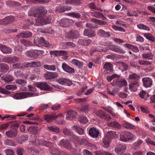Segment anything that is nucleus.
<instances>
[{
    "instance_id": "20e7f679",
    "label": "nucleus",
    "mask_w": 155,
    "mask_h": 155,
    "mask_svg": "<svg viewBox=\"0 0 155 155\" xmlns=\"http://www.w3.org/2000/svg\"><path fill=\"white\" fill-rule=\"evenodd\" d=\"M28 21H29L28 23L29 25H33L34 24L35 26H40L41 25L44 24H49L51 22V19L50 17H44L42 18H40L41 21H37V20H36V22L34 23V22L31 21L30 20H28Z\"/></svg>"
},
{
    "instance_id": "37998d69",
    "label": "nucleus",
    "mask_w": 155,
    "mask_h": 155,
    "mask_svg": "<svg viewBox=\"0 0 155 155\" xmlns=\"http://www.w3.org/2000/svg\"><path fill=\"white\" fill-rule=\"evenodd\" d=\"M153 54L152 53H147L142 54V57L144 59L147 60H153Z\"/></svg>"
},
{
    "instance_id": "e433bc0d",
    "label": "nucleus",
    "mask_w": 155,
    "mask_h": 155,
    "mask_svg": "<svg viewBox=\"0 0 155 155\" xmlns=\"http://www.w3.org/2000/svg\"><path fill=\"white\" fill-rule=\"evenodd\" d=\"M65 3L66 4L78 5L81 4V0H67L65 1Z\"/></svg>"
},
{
    "instance_id": "680f3d73",
    "label": "nucleus",
    "mask_w": 155,
    "mask_h": 155,
    "mask_svg": "<svg viewBox=\"0 0 155 155\" xmlns=\"http://www.w3.org/2000/svg\"><path fill=\"white\" fill-rule=\"evenodd\" d=\"M48 128L52 132L58 133L60 131L59 128L54 126L48 127Z\"/></svg>"
},
{
    "instance_id": "4be33fe9",
    "label": "nucleus",
    "mask_w": 155,
    "mask_h": 155,
    "mask_svg": "<svg viewBox=\"0 0 155 155\" xmlns=\"http://www.w3.org/2000/svg\"><path fill=\"white\" fill-rule=\"evenodd\" d=\"M112 66V65L109 63H105L104 66V68L105 69L104 73L106 74L112 72L113 71Z\"/></svg>"
},
{
    "instance_id": "412c9836",
    "label": "nucleus",
    "mask_w": 155,
    "mask_h": 155,
    "mask_svg": "<svg viewBox=\"0 0 155 155\" xmlns=\"http://www.w3.org/2000/svg\"><path fill=\"white\" fill-rule=\"evenodd\" d=\"M88 132L89 135L93 138H97L99 133V131L95 127L91 128Z\"/></svg>"
},
{
    "instance_id": "4468645a",
    "label": "nucleus",
    "mask_w": 155,
    "mask_h": 155,
    "mask_svg": "<svg viewBox=\"0 0 155 155\" xmlns=\"http://www.w3.org/2000/svg\"><path fill=\"white\" fill-rule=\"evenodd\" d=\"M74 21L72 19L67 18H63L61 19L60 25L63 27H67L72 25Z\"/></svg>"
},
{
    "instance_id": "c9c22d12",
    "label": "nucleus",
    "mask_w": 155,
    "mask_h": 155,
    "mask_svg": "<svg viewBox=\"0 0 155 155\" xmlns=\"http://www.w3.org/2000/svg\"><path fill=\"white\" fill-rule=\"evenodd\" d=\"M4 143L6 145L14 147L15 146L17 145L16 141L9 139L5 140L4 141Z\"/></svg>"
},
{
    "instance_id": "a878e982",
    "label": "nucleus",
    "mask_w": 155,
    "mask_h": 155,
    "mask_svg": "<svg viewBox=\"0 0 155 155\" xmlns=\"http://www.w3.org/2000/svg\"><path fill=\"white\" fill-rule=\"evenodd\" d=\"M91 42L90 39H79L78 40V45L83 46H87L89 45Z\"/></svg>"
},
{
    "instance_id": "bb28decb",
    "label": "nucleus",
    "mask_w": 155,
    "mask_h": 155,
    "mask_svg": "<svg viewBox=\"0 0 155 155\" xmlns=\"http://www.w3.org/2000/svg\"><path fill=\"white\" fill-rule=\"evenodd\" d=\"M98 35L102 37H109L110 36V33L109 32H106L104 30L99 29L97 31Z\"/></svg>"
},
{
    "instance_id": "a211bd4d",
    "label": "nucleus",
    "mask_w": 155,
    "mask_h": 155,
    "mask_svg": "<svg viewBox=\"0 0 155 155\" xmlns=\"http://www.w3.org/2000/svg\"><path fill=\"white\" fill-rule=\"evenodd\" d=\"M0 50L4 54H9L12 53V48L5 45H0Z\"/></svg>"
},
{
    "instance_id": "6e6552de",
    "label": "nucleus",
    "mask_w": 155,
    "mask_h": 155,
    "mask_svg": "<svg viewBox=\"0 0 155 155\" xmlns=\"http://www.w3.org/2000/svg\"><path fill=\"white\" fill-rule=\"evenodd\" d=\"M58 145L61 147H63L67 149L70 150L72 148L71 143L67 139H63L60 140Z\"/></svg>"
},
{
    "instance_id": "39448f33",
    "label": "nucleus",
    "mask_w": 155,
    "mask_h": 155,
    "mask_svg": "<svg viewBox=\"0 0 155 155\" xmlns=\"http://www.w3.org/2000/svg\"><path fill=\"white\" fill-rule=\"evenodd\" d=\"M34 94L28 92H23L16 93L14 94L13 97L16 99L25 98L28 97L34 96Z\"/></svg>"
},
{
    "instance_id": "c03bdc74",
    "label": "nucleus",
    "mask_w": 155,
    "mask_h": 155,
    "mask_svg": "<svg viewBox=\"0 0 155 155\" xmlns=\"http://www.w3.org/2000/svg\"><path fill=\"white\" fill-rule=\"evenodd\" d=\"M58 83L61 84H69L70 83H71L70 81L69 80L64 78H60L58 80Z\"/></svg>"
},
{
    "instance_id": "b1692460",
    "label": "nucleus",
    "mask_w": 155,
    "mask_h": 155,
    "mask_svg": "<svg viewBox=\"0 0 155 155\" xmlns=\"http://www.w3.org/2000/svg\"><path fill=\"white\" fill-rule=\"evenodd\" d=\"M5 134L8 138H14L17 135V131L13 129L5 132Z\"/></svg>"
},
{
    "instance_id": "6ab92c4d",
    "label": "nucleus",
    "mask_w": 155,
    "mask_h": 155,
    "mask_svg": "<svg viewBox=\"0 0 155 155\" xmlns=\"http://www.w3.org/2000/svg\"><path fill=\"white\" fill-rule=\"evenodd\" d=\"M40 65V62L37 61H31L30 62L25 63L24 66L27 68H36L38 67Z\"/></svg>"
},
{
    "instance_id": "f03ea898",
    "label": "nucleus",
    "mask_w": 155,
    "mask_h": 155,
    "mask_svg": "<svg viewBox=\"0 0 155 155\" xmlns=\"http://www.w3.org/2000/svg\"><path fill=\"white\" fill-rule=\"evenodd\" d=\"M34 45L37 46L39 47L40 45H42L47 47L52 48L53 47L51 42L47 41H46L43 37L35 38L34 41Z\"/></svg>"
},
{
    "instance_id": "58836bf2",
    "label": "nucleus",
    "mask_w": 155,
    "mask_h": 155,
    "mask_svg": "<svg viewBox=\"0 0 155 155\" xmlns=\"http://www.w3.org/2000/svg\"><path fill=\"white\" fill-rule=\"evenodd\" d=\"M109 126L112 127L120 129L121 128V125L117 122L114 121L108 124Z\"/></svg>"
},
{
    "instance_id": "6e6d98bb",
    "label": "nucleus",
    "mask_w": 155,
    "mask_h": 155,
    "mask_svg": "<svg viewBox=\"0 0 155 155\" xmlns=\"http://www.w3.org/2000/svg\"><path fill=\"white\" fill-rule=\"evenodd\" d=\"M28 131L35 134H37L38 133L37 128V127L30 126L28 127Z\"/></svg>"
},
{
    "instance_id": "bf43d9fd",
    "label": "nucleus",
    "mask_w": 155,
    "mask_h": 155,
    "mask_svg": "<svg viewBox=\"0 0 155 155\" xmlns=\"http://www.w3.org/2000/svg\"><path fill=\"white\" fill-rule=\"evenodd\" d=\"M111 28L115 31L125 32V30L123 28L116 25H112Z\"/></svg>"
},
{
    "instance_id": "4d7b16f0",
    "label": "nucleus",
    "mask_w": 155,
    "mask_h": 155,
    "mask_svg": "<svg viewBox=\"0 0 155 155\" xmlns=\"http://www.w3.org/2000/svg\"><path fill=\"white\" fill-rule=\"evenodd\" d=\"M5 88L8 90L14 91L17 89V87L14 85L8 84L5 86Z\"/></svg>"
},
{
    "instance_id": "13d9d810",
    "label": "nucleus",
    "mask_w": 155,
    "mask_h": 155,
    "mask_svg": "<svg viewBox=\"0 0 155 155\" xmlns=\"http://www.w3.org/2000/svg\"><path fill=\"white\" fill-rule=\"evenodd\" d=\"M7 4L11 6H20L21 5V4L19 2L12 1L7 2Z\"/></svg>"
},
{
    "instance_id": "79ce46f5",
    "label": "nucleus",
    "mask_w": 155,
    "mask_h": 155,
    "mask_svg": "<svg viewBox=\"0 0 155 155\" xmlns=\"http://www.w3.org/2000/svg\"><path fill=\"white\" fill-rule=\"evenodd\" d=\"M143 35L148 40L154 42L155 41V38L151 34L148 33H145Z\"/></svg>"
},
{
    "instance_id": "5701e85b",
    "label": "nucleus",
    "mask_w": 155,
    "mask_h": 155,
    "mask_svg": "<svg viewBox=\"0 0 155 155\" xmlns=\"http://www.w3.org/2000/svg\"><path fill=\"white\" fill-rule=\"evenodd\" d=\"M13 77L9 74H5L1 77V80L3 82L9 83L13 80Z\"/></svg>"
},
{
    "instance_id": "603ef678",
    "label": "nucleus",
    "mask_w": 155,
    "mask_h": 155,
    "mask_svg": "<svg viewBox=\"0 0 155 155\" xmlns=\"http://www.w3.org/2000/svg\"><path fill=\"white\" fill-rule=\"evenodd\" d=\"M35 50H30L26 52V54L28 57L34 58H35Z\"/></svg>"
},
{
    "instance_id": "9b49d317",
    "label": "nucleus",
    "mask_w": 155,
    "mask_h": 155,
    "mask_svg": "<svg viewBox=\"0 0 155 155\" xmlns=\"http://www.w3.org/2000/svg\"><path fill=\"white\" fill-rule=\"evenodd\" d=\"M127 146L124 144H120L115 148L114 151L118 155L124 153L126 150Z\"/></svg>"
},
{
    "instance_id": "72a5a7b5",
    "label": "nucleus",
    "mask_w": 155,
    "mask_h": 155,
    "mask_svg": "<svg viewBox=\"0 0 155 155\" xmlns=\"http://www.w3.org/2000/svg\"><path fill=\"white\" fill-rule=\"evenodd\" d=\"M122 125L124 127L127 129H135L136 128L135 126L125 121H123L122 122Z\"/></svg>"
},
{
    "instance_id": "e2e57ef3",
    "label": "nucleus",
    "mask_w": 155,
    "mask_h": 155,
    "mask_svg": "<svg viewBox=\"0 0 155 155\" xmlns=\"http://www.w3.org/2000/svg\"><path fill=\"white\" fill-rule=\"evenodd\" d=\"M138 63L141 65H143L147 66L148 65H150L151 64V63L150 62L148 61H145L144 60H139Z\"/></svg>"
},
{
    "instance_id": "f257e3e1",
    "label": "nucleus",
    "mask_w": 155,
    "mask_h": 155,
    "mask_svg": "<svg viewBox=\"0 0 155 155\" xmlns=\"http://www.w3.org/2000/svg\"><path fill=\"white\" fill-rule=\"evenodd\" d=\"M47 10L44 7H33L30 9L28 12V15L29 16H33L34 17H37V21H39L40 20L41 17H43L47 13Z\"/></svg>"
},
{
    "instance_id": "3c124183",
    "label": "nucleus",
    "mask_w": 155,
    "mask_h": 155,
    "mask_svg": "<svg viewBox=\"0 0 155 155\" xmlns=\"http://www.w3.org/2000/svg\"><path fill=\"white\" fill-rule=\"evenodd\" d=\"M88 5L89 8L91 9H93L96 10L100 11L101 12L103 11V10L102 9L97 7L95 4L94 2L90 3Z\"/></svg>"
},
{
    "instance_id": "0e129e2a",
    "label": "nucleus",
    "mask_w": 155,
    "mask_h": 155,
    "mask_svg": "<svg viewBox=\"0 0 155 155\" xmlns=\"http://www.w3.org/2000/svg\"><path fill=\"white\" fill-rule=\"evenodd\" d=\"M110 140L108 139L107 138L104 139L103 142V147L105 148H107L109 146V143L110 142Z\"/></svg>"
},
{
    "instance_id": "de8ad7c7",
    "label": "nucleus",
    "mask_w": 155,
    "mask_h": 155,
    "mask_svg": "<svg viewBox=\"0 0 155 155\" xmlns=\"http://www.w3.org/2000/svg\"><path fill=\"white\" fill-rule=\"evenodd\" d=\"M43 67L45 69L49 71H55L56 69V66L54 64L49 65L45 64L43 65Z\"/></svg>"
},
{
    "instance_id": "ddd939ff",
    "label": "nucleus",
    "mask_w": 155,
    "mask_h": 155,
    "mask_svg": "<svg viewBox=\"0 0 155 155\" xmlns=\"http://www.w3.org/2000/svg\"><path fill=\"white\" fill-rule=\"evenodd\" d=\"M139 80H131V83L129 84V88L134 91H136L137 90L139 86Z\"/></svg>"
},
{
    "instance_id": "8fccbe9b",
    "label": "nucleus",
    "mask_w": 155,
    "mask_h": 155,
    "mask_svg": "<svg viewBox=\"0 0 155 155\" xmlns=\"http://www.w3.org/2000/svg\"><path fill=\"white\" fill-rule=\"evenodd\" d=\"M68 14L72 17L77 18H80L82 17V14L81 13L72 12L69 13Z\"/></svg>"
},
{
    "instance_id": "7c9ffc66",
    "label": "nucleus",
    "mask_w": 155,
    "mask_h": 155,
    "mask_svg": "<svg viewBox=\"0 0 155 155\" xmlns=\"http://www.w3.org/2000/svg\"><path fill=\"white\" fill-rule=\"evenodd\" d=\"M9 68L8 65L4 63H0V71L5 73L7 72Z\"/></svg>"
},
{
    "instance_id": "2eb2a0df",
    "label": "nucleus",
    "mask_w": 155,
    "mask_h": 155,
    "mask_svg": "<svg viewBox=\"0 0 155 155\" xmlns=\"http://www.w3.org/2000/svg\"><path fill=\"white\" fill-rule=\"evenodd\" d=\"M110 50L120 54H123L124 52L120 47L116 45H111L109 46Z\"/></svg>"
},
{
    "instance_id": "f3484780",
    "label": "nucleus",
    "mask_w": 155,
    "mask_h": 155,
    "mask_svg": "<svg viewBox=\"0 0 155 155\" xmlns=\"http://www.w3.org/2000/svg\"><path fill=\"white\" fill-rule=\"evenodd\" d=\"M143 86L146 87H150L152 84V79L150 78L147 77L142 79Z\"/></svg>"
},
{
    "instance_id": "ea45409f",
    "label": "nucleus",
    "mask_w": 155,
    "mask_h": 155,
    "mask_svg": "<svg viewBox=\"0 0 155 155\" xmlns=\"http://www.w3.org/2000/svg\"><path fill=\"white\" fill-rule=\"evenodd\" d=\"M44 120L47 122H50L55 119L54 115L52 114H46L44 116Z\"/></svg>"
},
{
    "instance_id": "a19ab883",
    "label": "nucleus",
    "mask_w": 155,
    "mask_h": 155,
    "mask_svg": "<svg viewBox=\"0 0 155 155\" xmlns=\"http://www.w3.org/2000/svg\"><path fill=\"white\" fill-rule=\"evenodd\" d=\"M71 63L73 64L78 66L79 68H82L84 65L83 63L82 62L80 61L75 59H74L72 60Z\"/></svg>"
},
{
    "instance_id": "f8f14e48",
    "label": "nucleus",
    "mask_w": 155,
    "mask_h": 155,
    "mask_svg": "<svg viewBox=\"0 0 155 155\" xmlns=\"http://www.w3.org/2000/svg\"><path fill=\"white\" fill-rule=\"evenodd\" d=\"M96 114L97 115H98L102 119L107 120H109L111 119V117L109 114H106L104 112L101 110L97 111Z\"/></svg>"
},
{
    "instance_id": "c85d7f7f",
    "label": "nucleus",
    "mask_w": 155,
    "mask_h": 155,
    "mask_svg": "<svg viewBox=\"0 0 155 155\" xmlns=\"http://www.w3.org/2000/svg\"><path fill=\"white\" fill-rule=\"evenodd\" d=\"M84 36H87L90 38L94 37L95 34L94 32L90 29H85L83 32Z\"/></svg>"
},
{
    "instance_id": "338daca9",
    "label": "nucleus",
    "mask_w": 155,
    "mask_h": 155,
    "mask_svg": "<svg viewBox=\"0 0 155 155\" xmlns=\"http://www.w3.org/2000/svg\"><path fill=\"white\" fill-rule=\"evenodd\" d=\"M143 142V141L141 139H139L137 142L134 144V148L136 150L137 149L140 147V145Z\"/></svg>"
},
{
    "instance_id": "f704fd0d",
    "label": "nucleus",
    "mask_w": 155,
    "mask_h": 155,
    "mask_svg": "<svg viewBox=\"0 0 155 155\" xmlns=\"http://www.w3.org/2000/svg\"><path fill=\"white\" fill-rule=\"evenodd\" d=\"M49 151L52 155H59L61 153V151L56 148H50Z\"/></svg>"
},
{
    "instance_id": "052dcab7",
    "label": "nucleus",
    "mask_w": 155,
    "mask_h": 155,
    "mask_svg": "<svg viewBox=\"0 0 155 155\" xmlns=\"http://www.w3.org/2000/svg\"><path fill=\"white\" fill-rule=\"evenodd\" d=\"M129 78L131 80H139L140 78V76L136 74L133 73L129 75Z\"/></svg>"
},
{
    "instance_id": "a18cd8bd",
    "label": "nucleus",
    "mask_w": 155,
    "mask_h": 155,
    "mask_svg": "<svg viewBox=\"0 0 155 155\" xmlns=\"http://www.w3.org/2000/svg\"><path fill=\"white\" fill-rule=\"evenodd\" d=\"M69 138L71 141L75 143H78L80 141L79 138L75 135L73 133L70 135Z\"/></svg>"
},
{
    "instance_id": "864d4df0",
    "label": "nucleus",
    "mask_w": 155,
    "mask_h": 155,
    "mask_svg": "<svg viewBox=\"0 0 155 155\" xmlns=\"http://www.w3.org/2000/svg\"><path fill=\"white\" fill-rule=\"evenodd\" d=\"M120 139L121 141L126 142L128 141L127 133H122L120 135Z\"/></svg>"
},
{
    "instance_id": "09e8293b",
    "label": "nucleus",
    "mask_w": 155,
    "mask_h": 155,
    "mask_svg": "<svg viewBox=\"0 0 155 155\" xmlns=\"http://www.w3.org/2000/svg\"><path fill=\"white\" fill-rule=\"evenodd\" d=\"M137 27L140 29L148 31H150V28L149 27L143 24H137Z\"/></svg>"
},
{
    "instance_id": "5fc2aeb1",
    "label": "nucleus",
    "mask_w": 155,
    "mask_h": 155,
    "mask_svg": "<svg viewBox=\"0 0 155 155\" xmlns=\"http://www.w3.org/2000/svg\"><path fill=\"white\" fill-rule=\"evenodd\" d=\"M116 132L114 131L111 130L108 131L107 133L106 136L107 137V138L110 140L116 135Z\"/></svg>"
},
{
    "instance_id": "dca6fc26",
    "label": "nucleus",
    "mask_w": 155,
    "mask_h": 155,
    "mask_svg": "<svg viewBox=\"0 0 155 155\" xmlns=\"http://www.w3.org/2000/svg\"><path fill=\"white\" fill-rule=\"evenodd\" d=\"M66 36L69 39L77 38L78 37L79 34L76 31H71L67 33Z\"/></svg>"
},
{
    "instance_id": "7ed1b4c3",
    "label": "nucleus",
    "mask_w": 155,
    "mask_h": 155,
    "mask_svg": "<svg viewBox=\"0 0 155 155\" xmlns=\"http://www.w3.org/2000/svg\"><path fill=\"white\" fill-rule=\"evenodd\" d=\"M39 138V137H37L36 138L34 137V139L31 141L32 144L36 146L42 145L50 147L54 146L52 143L44 140H40Z\"/></svg>"
},
{
    "instance_id": "1a4fd4ad",
    "label": "nucleus",
    "mask_w": 155,
    "mask_h": 155,
    "mask_svg": "<svg viewBox=\"0 0 155 155\" xmlns=\"http://www.w3.org/2000/svg\"><path fill=\"white\" fill-rule=\"evenodd\" d=\"M37 87L40 89L45 91H50L52 90V88L47 83L44 82H41L37 83Z\"/></svg>"
},
{
    "instance_id": "c756f323",
    "label": "nucleus",
    "mask_w": 155,
    "mask_h": 155,
    "mask_svg": "<svg viewBox=\"0 0 155 155\" xmlns=\"http://www.w3.org/2000/svg\"><path fill=\"white\" fill-rule=\"evenodd\" d=\"M76 115L77 113L76 112L72 110H68L66 115V119L70 120L71 118L74 117Z\"/></svg>"
},
{
    "instance_id": "49530a36",
    "label": "nucleus",
    "mask_w": 155,
    "mask_h": 155,
    "mask_svg": "<svg viewBox=\"0 0 155 155\" xmlns=\"http://www.w3.org/2000/svg\"><path fill=\"white\" fill-rule=\"evenodd\" d=\"M80 145H83L86 147L91 146V144L85 138H82L81 140H80L79 143Z\"/></svg>"
},
{
    "instance_id": "9d476101",
    "label": "nucleus",
    "mask_w": 155,
    "mask_h": 155,
    "mask_svg": "<svg viewBox=\"0 0 155 155\" xmlns=\"http://www.w3.org/2000/svg\"><path fill=\"white\" fill-rule=\"evenodd\" d=\"M15 19L14 16H10L5 17L4 18L0 19V25H6L12 23Z\"/></svg>"
},
{
    "instance_id": "cd10ccee",
    "label": "nucleus",
    "mask_w": 155,
    "mask_h": 155,
    "mask_svg": "<svg viewBox=\"0 0 155 155\" xmlns=\"http://www.w3.org/2000/svg\"><path fill=\"white\" fill-rule=\"evenodd\" d=\"M62 68L66 72L69 73H73L74 72V69L67 65L65 63H63Z\"/></svg>"
},
{
    "instance_id": "393cba45",
    "label": "nucleus",
    "mask_w": 155,
    "mask_h": 155,
    "mask_svg": "<svg viewBox=\"0 0 155 155\" xmlns=\"http://www.w3.org/2000/svg\"><path fill=\"white\" fill-rule=\"evenodd\" d=\"M32 33L29 31H23L18 35L19 38H28L31 37Z\"/></svg>"
},
{
    "instance_id": "69168bd1",
    "label": "nucleus",
    "mask_w": 155,
    "mask_h": 155,
    "mask_svg": "<svg viewBox=\"0 0 155 155\" xmlns=\"http://www.w3.org/2000/svg\"><path fill=\"white\" fill-rule=\"evenodd\" d=\"M102 14V13H101L97 11L91 12L92 16L97 18H101V16Z\"/></svg>"
},
{
    "instance_id": "423d86ee",
    "label": "nucleus",
    "mask_w": 155,
    "mask_h": 155,
    "mask_svg": "<svg viewBox=\"0 0 155 155\" xmlns=\"http://www.w3.org/2000/svg\"><path fill=\"white\" fill-rule=\"evenodd\" d=\"M113 86L118 87H121L122 86H126L127 85V82L125 79H119L118 78L114 79L113 82Z\"/></svg>"
},
{
    "instance_id": "aec40b11",
    "label": "nucleus",
    "mask_w": 155,
    "mask_h": 155,
    "mask_svg": "<svg viewBox=\"0 0 155 155\" xmlns=\"http://www.w3.org/2000/svg\"><path fill=\"white\" fill-rule=\"evenodd\" d=\"M58 75V74L56 72L48 71L45 74V77L46 79L50 80L57 78Z\"/></svg>"
},
{
    "instance_id": "473e14b6",
    "label": "nucleus",
    "mask_w": 155,
    "mask_h": 155,
    "mask_svg": "<svg viewBox=\"0 0 155 155\" xmlns=\"http://www.w3.org/2000/svg\"><path fill=\"white\" fill-rule=\"evenodd\" d=\"M123 46L126 48L131 49L135 52H137L139 51V49L137 47H135L131 44H125L123 45Z\"/></svg>"
},
{
    "instance_id": "0eeeda50",
    "label": "nucleus",
    "mask_w": 155,
    "mask_h": 155,
    "mask_svg": "<svg viewBox=\"0 0 155 155\" xmlns=\"http://www.w3.org/2000/svg\"><path fill=\"white\" fill-rule=\"evenodd\" d=\"M2 60L4 62L10 64L18 62L19 58L16 56L5 57L2 58Z\"/></svg>"
},
{
    "instance_id": "4c0bfd02",
    "label": "nucleus",
    "mask_w": 155,
    "mask_h": 155,
    "mask_svg": "<svg viewBox=\"0 0 155 155\" xmlns=\"http://www.w3.org/2000/svg\"><path fill=\"white\" fill-rule=\"evenodd\" d=\"M72 129L75 132L80 135H81L84 134L83 129L77 125L74 126L72 127Z\"/></svg>"
},
{
    "instance_id": "2f4dec72",
    "label": "nucleus",
    "mask_w": 155,
    "mask_h": 155,
    "mask_svg": "<svg viewBox=\"0 0 155 155\" xmlns=\"http://www.w3.org/2000/svg\"><path fill=\"white\" fill-rule=\"evenodd\" d=\"M71 7L58 6L56 8V10L60 12H63L65 11H69L71 10Z\"/></svg>"
},
{
    "instance_id": "774afa93",
    "label": "nucleus",
    "mask_w": 155,
    "mask_h": 155,
    "mask_svg": "<svg viewBox=\"0 0 155 155\" xmlns=\"http://www.w3.org/2000/svg\"><path fill=\"white\" fill-rule=\"evenodd\" d=\"M96 155H112V154L107 152L96 151L95 152Z\"/></svg>"
}]
</instances>
